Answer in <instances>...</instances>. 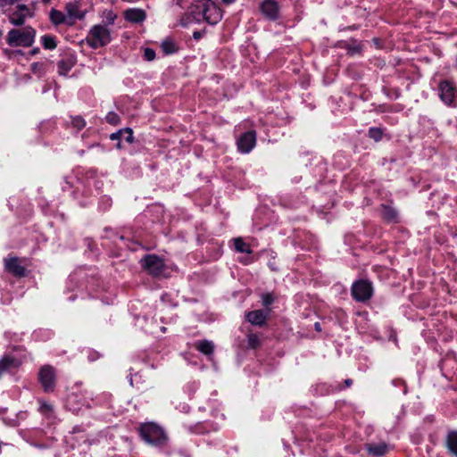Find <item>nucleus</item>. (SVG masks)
Segmentation results:
<instances>
[{
  "instance_id": "f257e3e1",
  "label": "nucleus",
  "mask_w": 457,
  "mask_h": 457,
  "mask_svg": "<svg viewBox=\"0 0 457 457\" xmlns=\"http://www.w3.org/2000/svg\"><path fill=\"white\" fill-rule=\"evenodd\" d=\"M195 7L203 19L211 25L217 24L222 18L221 10L212 0H199Z\"/></svg>"
},
{
  "instance_id": "f03ea898",
  "label": "nucleus",
  "mask_w": 457,
  "mask_h": 457,
  "mask_svg": "<svg viewBox=\"0 0 457 457\" xmlns=\"http://www.w3.org/2000/svg\"><path fill=\"white\" fill-rule=\"evenodd\" d=\"M111 40L110 29L101 24L93 26L87 36V44L95 49L108 45Z\"/></svg>"
},
{
  "instance_id": "7ed1b4c3",
  "label": "nucleus",
  "mask_w": 457,
  "mask_h": 457,
  "mask_svg": "<svg viewBox=\"0 0 457 457\" xmlns=\"http://www.w3.org/2000/svg\"><path fill=\"white\" fill-rule=\"evenodd\" d=\"M35 30L27 27L21 29H12L7 35V43L12 46H29L33 44Z\"/></svg>"
},
{
  "instance_id": "20e7f679",
  "label": "nucleus",
  "mask_w": 457,
  "mask_h": 457,
  "mask_svg": "<svg viewBox=\"0 0 457 457\" xmlns=\"http://www.w3.org/2000/svg\"><path fill=\"white\" fill-rule=\"evenodd\" d=\"M140 435L148 444L153 445H161L166 441V436L162 429L154 423H146L141 426Z\"/></svg>"
},
{
  "instance_id": "39448f33",
  "label": "nucleus",
  "mask_w": 457,
  "mask_h": 457,
  "mask_svg": "<svg viewBox=\"0 0 457 457\" xmlns=\"http://www.w3.org/2000/svg\"><path fill=\"white\" fill-rule=\"evenodd\" d=\"M141 263L144 269L154 276L162 274L165 267L163 260L154 254L146 255L141 260Z\"/></svg>"
},
{
  "instance_id": "423d86ee",
  "label": "nucleus",
  "mask_w": 457,
  "mask_h": 457,
  "mask_svg": "<svg viewBox=\"0 0 457 457\" xmlns=\"http://www.w3.org/2000/svg\"><path fill=\"white\" fill-rule=\"evenodd\" d=\"M352 294L357 301H366L372 295L371 284L367 280L357 281L353 285Z\"/></svg>"
},
{
  "instance_id": "0eeeda50",
  "label": "nucleus",
  "mask_w": 457,
  "mask_h": 457,
  "mask_svg": "<svg viewBox=\"0 0 457 457\" xmlns=\"http://www.w3.org/2000/svg\"><path fill=\"white\" fill-rule=\"evenodd\" d=\"M39 381L46 392H51L54 387L55 372L53 367L46 365L39 371Z\"/></svg>"
},
{
  "instance_id": "6e6552de",
  "label": "nucleus",
  "mask_w": 457,
  "mask_h": 457,
  "mask_svg": "<svg viewBox=\"0 0 457 457\" xmlns=\"http://www.w3.org/2000/svg\"><path fill=\"white\" fill-rule=\"evenodd\" d=\"M32 12L29 7L23 4H18L10 13V21L16 26L22 25L27 18L31 17Z\"/></svg>"
},
{
  "instance_id": "1a4fd4ad",
  "label": "nucleus",
  "mask_w": 457,
  "mask_h": 457,
  "mask_svg": "<svg viewBox=\"0 0 457 457\" xmlns=\"http://www.w3.org/2000/svg\"><path fill=\"white\" fill-rule=\"evenodd\" d=\"M256 136L253 131L244 133L237 140L238 150L243 154H248L254 147Z\"/></svg>"
},
{
  "instance_id": "9d476101",
  "label": "nucleus",
  "mask_w": 457,
  "mask_h": 457,
  "mask_svg": "<svg viewBox=\"0 0 457 457\" xmlns=\"http://www.w3.org/2000/svg\"><path fill=\"white\" fill-rule=\"evenodd\" d=\"M262 13L269 20H277L279 16V6L275 0H263L261 4Z\"/></svg>"
},
{
  "instance_id": "9b49d317",
  "label": "nucleus",
  "mask_w": 457,
  "mask_h": 457,
  "mask_svg": "<svg viewBox=\"0 0 457 457\" xmlns=\"http://www.w3.org/2000/svg\"><path fill=\"white\" fill-rule=\"evenodd\" d=\"M439 96L447 105H451L455 97V87L448 81H443L439 85Z\"/></svg>"
},
{
  "instance_id": "f8f14e48",
  "label": "nucleus",
  "mask_w": 457,
  "mask_h": 457,
  "mask_svg": "<svg viewBox=\"0 0 457 457\" xmlns=\"http://www.w3.org/2000/svg\"><path fill=\"white\" fill-rule=\"evenodd\" d=\"M65 10L71 25L76 20H81L85 16V12L81 10L80 4L77 1L67 3Z\"/></svg>"
},
{
  "instance_id": "ddd939ff",
  "label": "nucleus",
  "mask_w": 457,
  "mask_h": 457,
  "mask_svg": "<svg viewBox=\"0 0 457 457\" xmlns=\"http://www.w3.org/2000/svg\"><path fill=\"white\" fill-rule=\"evenodd\" d=\"M5 270L16 277L25 275V269L21 265L20 260L15 257L6 258L4 260Z\"/></svg>"
},
{
  "instance_id": "4468645a",
  "label": "nucleus",
  "mask_w": 457,
  "mask_h": 457,
  "mask_svg": "<svg viewBox=\"0 0 457 457\" xmlns=\"http://www.w3.org/2000/svg\"><path fill=\"white\" fill-rule=\"evenodd\" d=\"M145 12L142 9L130 8L124 12V18L130 22L140 23L145 20Z\"/></svg>"
},
{
  "instance_id": "2eb2a0df",
  "label": "nucleus",
  "mask_w": 457,
  "mask_h": 457,
  "mask_svg": "<svg viewBox=\"0 0 457 457\" xmlns=\"http://www.w3.org/2000/svg\"><path fill=\"white\" fill-rule=\"evenodd\" d=\"M76 63V58L73 55H67L62 58L58 63V73L62 76H65L72 69Z\"/></svg>"
},
{
  "instance_id": "dca6fc26",
  "label": "nucleus",
  "mask_w": 457,
  "mask_h": 457,
  "mask_svg": "<svg viewBox=\"0 0 457 457\" xmlns=\"http://www.w3.org/2000/svg\"><path fill=\"white\" fill-rule=\"evenodd\" d=\"M267 318V312L262 310L250 312L246 315L247 320L253 325H262Z\"/></svg>"
},
{
  "instance_id": "f3484780",
  "label": "nucleus",
  "mask_w": 457,
  "mask_h": 457,
  "mask_svg": "<svg viewBox=\"0 0 457 457\" xmlns=\"http://www.w3.org/2000/svg\"><path fill=\"white\" fill-rule=\"evenodd\" d=\"M50 20L55 25L67 24L71 25L66 14L61 11L53 9L50 12Z\"/></svg>"
},
{
  "instance_id": "a211bd4d",
  "label": "nucleus",
  "mask_w": 457,
  "mask_h": 457,
  "mask_svg": "<svg viewBox=\"0 0 457 457\" xmlns=\"http://www.w3.org/2000/svg\"><path fill=\"white\" fill-rule=\"evenodd\" d=\"M367 450L374 457H380L387 452V445L385 443L369 444Z\"/></svg>"
},
{
  "instance_id": "6ab92c4d",
  "label": "nucleus",
  "mask_w": 457,
  "mask_h": 457,
  "mask_svg": "<svg viewBox=\"0 0 457 457\" xmlns=\"http://www.w3.org/2000/svg\"><path fill=\"white\" fill-rule=\"evenodd\" d=\"M19 365L20 361L17 359L9 356L4 357L0 361V375L12 368L18 367Z\"/></svg>"
},
{
  "instance_id": "aec40b11",
  "label": "nucleus",
  "mask_w": 457,
  "mask_h": 457,
  "mask_svg": "<svg viewBox=\"0 0 457 457\" xmlns=\"http://www.w3.org/2000/svg\"><path fill=\"white\" fill-rule=\"evenodd\" d=\"M112 140L124 138L128 143L133 142V132L130 129H121L116 133H112L110 136Z\"/></svg>"
},
{
  "instance_id": "412c9836",
  "label": "nucleus",
  "mask_w": 457,
  "mask_h": 457,
  "mask_svg": "<svg viewBox=\"0 0 457 457\" xmlns=\"http://www.w3.org/2000/svg\"><path fill=\"white\" fill-rule=\"evenodd\" d=\"M104 26L112 25L117 19V14L112 9H104L100 14Z\"/></svg>"
},
{
  "instance_id": "4be33fe9",
  "label": "nucleus",
  "mask_w": 457,
  "mask_h": 457,
  "mask_svg": "<svg viewBox=\"0 0 457 457\" xmlns=\"http://www.w3.org/2000/svg\"><path fill=\"white\" fill-rule=\"evenodd\" d=\"M446 445L449 451L457 456V431H452L448 434Z\"/></svg>"
},
{
  "instance_id": "5701e85b",
  "label": "nucleus",
  "mask_w": 457,
  "mask_h": 457,
  "mask_svg": "<svg viewBox=\"0 0 457 457\" xmlns=\"http://www.w3.org/2000/svg\"><path fill=\"white\" fill-rule=\"evenodd\" d=\"M196 348L204 354H211L213 351V344L207 340L199 341L196 343Z\"/></svg>"
},
{
  "instance_id": "b1692460",
  "label": "nucleus",
  "mask_w": 457,
  "mask_h": 457,
  "mask_svg": "<svg viewBox=\"0 0 457 457\" xmlns=\"http://www.w3.org/2000/svg\"><path fill=\"white\" fill-rule=\"evenodd\" d=\"M235 249L239 253H251L249 245L244 242L241 238H236L234 240Z\"/></svg>"
},
{
  "instance_id": "393cba45",
  "label": "nucleus",
  "mask_w": 457,
  "mask_h": 457,
  "mask_svg": "<svg viewBox=\"0 0 457 457\" xmlns=\"http://www.w3.org/2000/svg\"><path fill=\"white\" fill-rule=\"evenodd\" d=\"M41 43L46 49H54L56 47V42L54 37L45 35L41 37Z\"/></svg>"
},
{
  "instance_id": "a878e982",
  "label": "nucleus",
  "mask_w": 457,
  "mask_h": 457,
  "mask_svg": "<svg viewBox=\"0 0 457 457\" xmlns=\"http://www.w3.org/2000/svg\"><path fill=\"white\" fill-rule=\"evenodd\" d=\"M248 345L252 348H256L260 345V338L256 334H249L247 336Z\"/></svg>"
},
{
  "instance_id": "bb28decb",
  "label": "nucleus",
  "mask_w": 457,
  "mask_h": 457,
  "mask_svg": "<svg viewBox=\"0 0 457 457\" xmlns=\"http://www.w3.org/2000/svg\"><path fill=\"white\" fill-rule=\"evenodd\" d=\"M105 120L108 123L112 124V125H117L120 123L119 115L113 112H108L107 115L105 116Z\"/></svg>"
},
{
  "instance_id": "cd10ccee",
  "label": "nucleus",
  "mask_w": 457,
  "mask_h": 457,
  "mask_svg": "<svg viewBox=\"0 0 457 457\" xmlns=\"http://www.w3.org/2000/svg\"><path fill=\"white\" fill-rule=\"evenodd\" d=\"M369 136L376 141H378L382 137V130L378 128H371L369 130Z\"/></svg>"
},
{
  "instance_id": "c85d7f7f",
  "label": "nucleus",
  "mask_w": 457,
  "mask_h": 457,
  "mask_svg": "<svg viewBox=\"0 0 457 457\" xmlns=\"http://www.w3.org/2000/svg\"><path fill=\"white\" fill-rule=\"evenodd\" d=\"M30 69H31V71L33 73L37 74V75H41L44 72V71H45L44 63L33 62L30 65Z\"/></svg>"
},
{
  "instance_id": "c756f323",
  "label": "nucleus",
  "mask_w": 457,
  "mask_h": 457,
  "mask_svg": "<svg viewBox=\"0 0 457 457\" xmlns=\"http://www.w3.org/2000/svg\"><path fill=\"white\" fill-rule=\"evenodd\" d=\"M72 125L78 129H81L85 127L86 122L81 117H75L72 120Z\"/></svg>"
},
{
  "instance_id": "7c9ffc66",
  "label": "nucleus",
  "mask_w": 457,
  "mask_h": 457,
  "mask_svg": "<svg viewBox=\"0 0 457 457\" xmlns=\"http://www.w3.org/2000/svg\"><path fill=\"white\" fill-rule=\"evenodd\" d=\"M162 49L166 54H171L175 51V46L173 43L166 41L162 43Z\"/></svg>"
},
{
  "instance_id": "2f4dec72",
  "label": "nucleus",
  "mask_w": 457,
  "mask_h": 457,
  "mask_svg": "<svg viewBox=\"0 0 457 457\" xmlns=\"http://www.w3.org/2000/svg\"><path fill=\"white\" fill-rule=\"evenodd\" d=\"M144 57L147 61H153L155 58V52L151 48H145L144 51Z\"/></svg>"
},
{
  "instance_id": "473e14b6",
  "label": "nucleus",
  "mask_w": 457,
  "mask_h": 457,
  "mask_svg": "<svg viewBox=\"0 0 457 457\" xmlns=\"http://www.w3.org/2000/svg\"><path fill=\"white\" fill-rule=\"evenodd\" d=\"M384 216L389 220H393L396 217V213L394 210L385 208Z\"/></svg>"
},
{
  "instance_id": "72a5a7b5",
  "label": "nucleus",
  "mask_w": 457,
  "mask_h": 457,
  "mask_svg": "<svg viewBox=\"0 0 457 457\" xmlns=\"http://www.w3.org/2000/svg\"><path fill=\"white\" fill-rule=\"evenodd\" d=\"M39 410L43 414L47 415L52 411V406L46 403L42 402Z\"/></svg>"
},
{
  "instance_id": "f704fd0d",
  "label": "nucleus",
  "mask_w": 457,
  "mask_h": 457,
  "mask_svg": "<svg viewBox=\"0 0 457 457\" xmlns=\"http://www.w3.org/2000/svg\"><path fill=\"white\" fill-rule=\"evenodd\" d=\"M273 301H274V297L270 294H266L262 296V303L265 306H269L270 304H271L273 303Z\"/></svg>"
},
{
  "instance_id": "c9c22d12",
  "label": "nucleus",
  "mask_w": 457,
  "mask_h": 457,
  "mask_svg": "<svg viewBox=\"0 0 457 457\" xmlns=\"http://www.w3.org/2000/svg\"><path fill=\"white\" fill-rule=\"evenodd\" d=\"M71 397H70L68 400V405H69L70 409L72 410L73 411H77V408L71 406Z\"/></svg>"
},
{
  "instance_id": "e433bc0d",
  "label": "nucleus",
  "mask_w": 457,
  "mask_h": 457,
  "mask_svg": "<svg viewBox=\"0 0 457 457\" xmlns=\"http://www.w3.org/2000/svg\"><path fill=\"white\" fill-rule=\"evenodd\" d=\"M194 37L196 38V39H199L201 37V33L200 32H194Z\"/></svg>"
},
{
  "instance_id": "4c0bfd02",
  "label": "nucleus",
  "mask_w": 457,
  "mask_h": 457,
  "mask_svg": "<svg viewBox=\"0 0 457 457\" xmlns=\"http://www.w3.org/2000/svg\"><path fill=\"white\" fill-rule=\"evenodd\" d=\"M315 328H316L318 331H320V323H315Z\"/></svg>"
},
{
  "instance_id": "58836bf2",
  "label": "nucleus",
  "mask_w": 457,
  "mask_h": 457,
  "mask_svg": "<svg viewBox=\"0 0 457 457\" xmlns=\"http://www.w3.org/2000/svg\"><path fill=\"white\" fill-rule=\"evenodd\" d=\"M225 4H231L235 2L236 0H222Z\"/></svg>"
},
{
  "instance_id": "ea45409f",
  "label": "nucleus",
  "mask_w": 457,
  "mask_h": 457,
  "mask_svg": "<svg viewBox=\"0 0 457 457\" xmlns=\"http://www.w3.org/2000/svg\"><path fill=\"white\" fill-rule=\"evenodd\" d=\"M345 384H346L347 386H349L352 384V380L351 379H346L345 380Z\"/></svg>"
}]
</instances>
